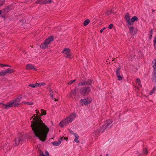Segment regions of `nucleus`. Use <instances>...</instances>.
<instances>
[{
    "instance_id": "f257e3e1",
    "label": "nucleus",
    "mask_w": 156,
    "mask_h": 156,
    "mask_svg": "<svg viewBox=\"0 0 156 156\" xmlns=\"http://www.w3.org/2000/svg\"><path fill=\"white\" fill-rule=\"evenodd\" d=\"M40 115L37 116L35 120L31 121L30 126L35 136L37 137L42 142L45 141L47 139L49 128L41 120Z\"/></svg>"
},
{
    "instance_id": "f03ea898",
    "label": "nucleus",
    "mask_w": 156,
    "mask_h": 156,
    "mask_svg": "<svg viewBox=\"0 0 156 156\" xmlns=\"http://www.w3.org/2000/svg\"><path fill=\"white\" fill-rule=\"evenodd\" d=\"M90 88L89 87H81L80 89V94L83 96H87L88 95L90 92Z\"/></svg>"
},
{
    "instance_id": "7ed1b4c3",
    "label": "nucleus",
    "mask_w": 156,
    "mask_h": 156,
    "mask_svg": "<svg viewBox=\"0 0 156 156\" xmlns=\"http://www.w3.org/2000/svg\"><path fill=\"white\" fill-rule=\"evenodd\" d=\"M24 139L23 135L22 134L18 135L14 140L15 145L18 146L20 144H22Z\"/></svg>"
},
{
    "instance_id": "20e7f679",
    "label": "nucleus",
    "mask_w": 156,
    "mask_h": 156,
    "mask_svg": "<svg viewBox=\"0 0 156 156\" xmlns=\"http://www.w3.org/2000/svg\"><path fill=\"white\" fill-rule=\"evenodd\" d=\"M92 83V80L88 79L87 81L84 80H82V81L80 82L77 84L78 86H80L91 85Z\"/></svg>"
},
{
    "instance_id": "39448f33",
    "label": "nucleus",
    "mask_w": 156,
    "mask_h": 156,
    "mask_svg": "<svg viewBox=\"0 0 156 156\" xmlns=\"http://www.w3.org/2000/svg\"><path fill=\"white\" fill-rule=\"evenodd\" d=\"M70 50L68 48H65L64 50L62 51L63 53H65L66 55L65 57L66 58H71V55L70 53Z\"/></svg>"
},
{
    "instance_id": "423d86ee",
    "label": "nucleus",
    "mask_w": 156,
    "mask_h": 156,
    "mask_svg": "<svg viewBox=\"0 0 156 156\" xmlns=\"http://www.w3.org/2000/svg\"><path fill=\"white\" fill-rule=\"evenodd\" d=\"M76 114L75 113H72L66 119L69 123L72 122L73 119L76 117Z\"/></svg>"
},
{
    "instance_id": "0eeeda50",
    "label": "nucleus",
    "mask_w": 156,
    "mask_h": 156,
    "mask_svg": "<svg viewBox=\"0 0 156 156\" xmlns=\"http://www.w3.org/2000/svg\"><path fill=\"white\" fill-rule=\"evenodd\" d=\"M90 99L91 101H87V98L81 99L80 101V103L82 105H83V103L85 105H88L91 102V101H92L91 98H90Z\"/></svg>"
},
{
    "instance_id": "6e6552de",
    "label": "nucleus",
    "mask_w": 156,
    "mask_h": 156,
    "mask_svg": "<svg viewBox=\"0 0 156 156\" xmlns=\"http://www.w3.org/2000/svg\"><path fill=\"white\" fill-rule=\"evenodd\" d=\"M125 20L126 22L129 25H132V23L131 22L130 17L129 13L127 12L124 17Z\"/></svg>"
},
{
    "instance_id": "1a4fd4ad",
    "label": "nucleus",
    "mask_w": 156,
    "mask_h": 156,
    "mask_svg": "<svg viewBox=\"0 0 156 156\" xmlns=\"http://www.w3.org/2000/svg\"><path fill=\"white\" fill-rule=\"evenodd\" d=\"M112 122V121L111 120H107L106 121H105L104 125L105 126H106L107 128H110L112 126L111 124Z\"/></svg>"
},
{
    "instance_id": "9d476101",
    "label": "nucleus",
    "mask_w": 156,
    "mask_h": 156,
    "mask_svg": "<svg viewBox=\"0 0 156 156\" xmlns=\"http://www.w3.org/2000/svg\"><path fill=\"white\" fill-rule=\"evenodd\" d=\"M13 102H9L6 104H3V106H4V108L5 109H8L9 108L13 107Z\"/></svg>"
},
{
    "instance_id": "9b49d317",
    "label": "nucleus",
    "mask_w": 156,
    "mask_h": 156,
    "mask_svg": "<svg viewBox=\"0 0 156 156\" xmlns=\"http://www.w3.org/2000/svg\"><path fill=\"white\" fill-rule=\"evenodd\" d=\"M69 122H68L66 119L62 120L61 122H60L59 123V125L61 127H63L64 125L66 126L68 124Z\"/></svg>"
},
{
    "instance_id": "f8f14e48",
    "label": "nucleus",
    "mask_w": 156,
    "mask_h": 156,
    "mask_svg": "<svg viewBox=\"0 0 156 156\" xmlns=\"http://www.w3.org/2000/svg\"><path fill=\"white\" fill-rule=\"evenodd\" d=\"M53 40L54 37L53 36H50L48 37V38L46 39L44 41V42H45L48 45Z\"/></svg>"
},
{
    "instance_id": "ddd939ff",
    "label": "nucleus",
    "mask_w": 156,
    "mask_h": 156,
    "mask_svg": "<svg viewBox=\"0 0 156 156\" xmlns=\"http://www.w3.org/2000/svg\"><path fill=\"white\" fill-rule=\"evenodd\" d=\"M23 95L20 94L17 96L16 98H15L13 100L15 102H20L22 99Z\"/></svg>"
},
{
    "instance_id": "4468645a",
    "label": "nucleus",
    "mask_w": 156,
    "mask_h": 156,
    "mask_svg": "<svg viewBox=\"0 0 156 156\" xmlns=\"http://www.w3.org/2000/svg\"><path fill=\"white\" fill-rule=\"evenodd\" d=\"M35 67L31 64H27L26 66V69H34L35 70H37L35 68Z\"/></svg>"
},
{
    "instance_id": "2eb2a0df",
    "label": "nucleus",
    "mask_w": 156,
    "mask_h": 156,
    "mask_svg": "<svg viewBox=\"0 0 156 156\" xmlns=\"http://www.w3.org/2000/svg\"><path fill=\"white\" fill-rule=\"evenodd\" d=\"M107 129L106 126H105L104 125H103L102 126H101L100 128H99L98 132L99 133L103 132L105 130Z\"/></svg>"
},
{
    "instance_id": "dca6fc26",
    "label": "nucleus",
    "mask_w": 156,
    "mask_h": 156,
    "mask_svg": "<svg viewBox=\"0 0 156 156\" xmlns=\"http://www.w3.org/2000/svg\"><path fill=\"white\" fill-rule=\"evenodd\" d=\"M138 20V18L136 16H134L132 17V18L131 19V22L132 23V25H130L133 26V22L135 21H137Z\"/></svg>"
},
{
    "instance_id": "f3484780",
    "label": "nucleus",
    "mask_w": 156,
    "mask_h": 156,
    "mask_svg": "<svg viewBox=\"0 0 156 156\" xmlns=\"http://www.w3.org/2000/svg\"><path fill=\"white\" fill-rule=\"evenodd\" d=\"M73 135L75 136L74 141L77 143H79V141L78 140L79 138V136L76 133H74Z\"/></svg>"
},
{
    "instance_id": "a211bd4d",
    "label": "nucleus",
    "mask_w": 156,
    "mask_h": 156,
    "mask_svg": "<svg viewBox=\"0 0 156 156\" xmlns=\"http://www.w3.org/2000/svg\"><path fill=\"white\" fill-rule=\"evenodd\" d=\"M48 45L45 42H44L41 44L40 47L42 49H44L48 47Z\"/></svg>"
},
{
    "instance_id": "6ab92c4d",
    "label": "nucleus",
    "mask_w": 156,
    "mask_h": 156,
    "mask_svg": "<svg viewBox=\"0 0 156 156\" xmlns=\"http://www.w3.org/2000/svg\"><path fill=\"white\" fill-rule=\"evenodd\" d=\"M5 70L6 74V75H8V74H11L14 72V70L12 69L8 68V69Z\"/></svg>"
},
{
    "instance_id": "aec40b11",
    "label": "nucleus",
    "mask_w": 156,
    "mask_h": 156,
    "mask_svg": "<svg viewBox=\"0 0 156 156\" xmlns=\"http://www.w3.org/2000/svg\"><path fill=\"white\" fill-rule=\"evenodd\" d=\"M61 142L60 140H58V141H54L53 142H51V144L54 146H58L60 144Z\"/></svg>"
},
{
    "instance_id": "412c9836",
    "label": "nucleus",
    "mask_w": 156,
    "mask_h": 156,
    "mask_svg": "<svg viewBox=\"0 0 156 156\" xmlns=\"http://www.w3.org/2000/svg\"><path fill=\"white\" fill-rule=\"evenodd\" d=\"M45 155L43 152H42L41 153L39 154V156H49L48 152L47 151H46L45 152Z\"/></svg>"
},
{
    "instance_id": "4be33fe9",
    "label": "nucleus",
    "mask_w": 156,
    "mask_h": 156,
    "mask_svg": "<svg viewBox=\"0 0 156 156\" xmlns=\"http://www.w3.org/2000/svg\"><path fill=\"white\" fill-rule=\"evenodd\" d=\"M129 31V32L131 34H133L134 32V27H130L129 26H128Z\"/></svg>"
},
{
    "instance_id": "5701e85b",
    "label": "nucleus",
    "mask_w": 156,
    "mask_h": 156,
    "mask_svg": "<svg viewBox=\"0 0 156 156\" xmlns=\"http://www.w3.org/2000/svg\"><path fill=\"white\" fill-rule=\"evenodd\" d=\"M44 0H38L35 2V3L37 4H44Z\"/></svg>"
},
{
    "instance_id": "b1692460",
    "label": "nucleus",
    "mask_w": 156,
    "mask_h": 156,
    "mask_svg": "<svg viewBox=\"0 0 156 156\" xmlns=\"http://www.w3.org/2000/svg\"><path fill=\"white\" fill-rule=\"evenodd\" d=\"M3 10L5 12H8L10 10H11V9H10V7L9 6H6Z\"/></svg>"
},
{
    "instance_id": "393cba45",
    "label": "nucleus",
    "mask_w": 156,
    "mask_h": 156,
    "mask_svg": "<svg viewBox=\"0 0 156 156\" xmlns=\"http://www.w3.org/2000/svg\"><path fill=\"white\" fill-rule=\"evenodd\" d=\"M121 69L120 67H118L116 69L115 73L116 76L120 75V70Z\"/></svg>"
},
{
    "instance_id": "a878e982",
    "label": "nucleus",
    "mask_w": 156,
    "mask_h": 156,
    "mask_svg": "<svg viewBox=\"0 0 156 156\" xmlns=\"http://www.w3.org/2000/svg\"><path fill=\"white\" fill-rule=\"evenodd\" d=\"M90 21L89 19L86 20L83 23V25L84 26H86L88 24L90 23Z\"/></svg>"
},
{
    "instance_id": "bb28decb",
    "label": "nucleus",
    "mask_w": 156,
    "mask_h": 156,
    "mask_svg": "<svg viewBox=\"0 0 156 156\" xmlns=\"http://www.w3.org/2000/svg\"><path fill=\"white\" fill-rule=\"evenodd\" d=\"M22 103H24V104L27 105H33L34 104V103L33 102H27V101H23Z\"/></svg>"
},
{
    "instance_id": "cd10ccee",
    "label": "nucleus",
    "mask_w": 156,
    "mask_h": 156,
    "mask_svg": "<svg viewBox=\"0 0 156 156\" xmlns=\"http://www.w3.org/2000/svg\"><path fill=\"white\" fill-rule=\"evenodd\" d=\"M6 75L5 70H4L1 72H0V76H4Z\"/></svg>"
},
{
    "instance_id": "c85d7f7f",
    "label": "nucleus",
    "mask_w": 156,
    "mask_h": 156,
    "mask_svg": "<svg viewBox=\"0 0 156 156\" xmlns=\"http://www.w3.org/2000/svg\"><path fill=\"white\" fill-rule=\"evenodd\" d=\"M12 102H13V104L12 105L13 107L14 106L15 107H18V106L20 105V103L19 102H15L13 101Z\"/></svg>"
},
{
    "instance_id": "c756f323",
    "label": "nucleus",
    "mask_w": 156,
    "mask_h": 156,
    "mask_svg": "<svg viewBox=\"0 0 156 156\" xmlns=\"http://www.w3.org/2000/svg\"><path fill=\"white\" fill-rule=\"evenodd\" d=\"M44 4H50L52 2V0H44Z\"/></svg>"
},
{
    "instance_id": "7c9ffc66",
    "label": "nucleus",
    "mask_w": 156,
    "mask_h": 156,
    "mask_svg": "<svg viewBox=\"0 0 156 156\" xmlns=\"http://www.w3.org/2000/svg\"><path fill=\"white\" fill-rule=\"evenodd\" d=\"M113 12H112V9H110L109 11H108L107 12L105 13L106 14H107V15L108 16L112 14V13Z\"/></svg>"
},
{
    "instance_id": "2f4dec72",
    "label": "nucleus",
    "mask_w": 156,
    "mask_h": 156,
    "mask_svg": "<svg viewBox=\"0 0 156 156\" xmlns=\"http://www.w3.org/2000/svg\"><path fill=\"white\" fill-rule=\"evenodd\" d=\"M41 110H42L41 112V113L40 114V115L41 116H42L43 115H45L46 114V111L45 110H43V109H41Z\"/></svg>"
},
{
    "instance_id": "473e14b6",
    "label": "nucleus",
    "mask_w": 156,
    "mask_h": 156,
    "mask_svg": "<svg viewBox=\"0 0 156 156\" xmlns=\"http://www.w3.org/2000/svg\"><path fill=\"white\" fill-rule=\"evenodd\" d=\"M71 93L73 95L75 96L76 95V89H74L73 90H72Z\"/></svg>"
},
{
    "instance_id": "72a5a7b5",
    "label": "nucleus",
    "mask_w": 156,
    "mask_h": 156,
    "mask_svg": "<svg viewBox=\"0 0 156 156\" xmlns=\"http://www.w3.org/2000/svg\"><path fill=\"white\" fill-rule=\"evenodd\" d=\"M156 88L155 87H154L152 89V90L150 92L149 94L151 95L153 94L155 91Z\"/></svg>"
},
{
    "instance_id": "f704fd0d",
    "label": "nucleus",
    "mask_w": 156,
    "mask_h": 156,
    "mask_svg": "<svg viewBox=\"0 0 156 156\" xmlns=\"http://www.w3.org/2000/svg\"><path fill=\"white\" fill-rule=\"evenodd\" d=\"M143 152L144 154L145 155L147 154L148 153V151L147 149L146 148L143 149Z\"/></svg>"
},
{
    "instance_id": "c9c22d12",
    "label": "nucleus",
    "mask_w": 156,
    "mask_h": 156,
    "mask_svg": "<svg viewBox=\"0 0 156 156\" xmlns=\"http://www.w3.org/2000/svg\"><path fill=\"white\" fill-rule=\"evenodd\" d=\"M38 86H44L46 85V83H45L41 82L38 83Z\"/></svg>"
},
{
    "instance_id": "e433bc0d",
    "label": "nucleus",
    "mask_w": 156,
    "mask_h": 156,
    "mask_svg": "<svg viewBox=\"0 0 156 156\" xmlns=\"http://www.w3.org/2000/svg\"><path fill=\"white\" fill-rule=\"evenodd\" d=\"M118 78V80H122V77L120 75L116 76Z\"/></svg>"
},
{
    "instance_id": "4c0bfd02",
    "label": "nucleus",
    "mask_w": 156,
    "mask_h": 156,
    "mask_svg": "<svg viewBox=\"0 0 156 156\" xmlns=\"http://www.w3.org/2000/svg\"><path fill=\"white\" fill-rule=\"evenodd\" d=\"M75 81H76V80H70V81H69V82L68 83V85L71 84Z\"/></svg>"
},
{
    "instance_id": "58836bf2",
    "label": "nucleus",
    "mask_w": 156,
    "mask_h": 156,
    "mask_svg": "<svg viewBox=\"0 0 156 156\" xmlns=\"http://www.w3.org/2000/svg\"><path fill=\"white\" fill-rule=\"evenodd\" d=\"M49 91H50V92H49L50 95L51 96V95H53V93L54 92H53V91H52V90L51 89H50L49 90Z\"/></svg>"
},
{
    "instance_id": "ea45409f",
    "label": "nucleus",
    "mask_w": 156,
    "mask_h": 156,
    "mask_svg": "<svg viewBox=\"0 0 156 156\" xmlns=\"http://www.w3.org/2000/svg\"><path fill=\"white\" fill-rule=\"evenodd\" d=\"M136 83H138L140 82L141 81L139 78H137L136 81Z\"/></svg>"
},
{
    "instance_id": "a19ab883",
    "label": "nucleus",
    "mask_w": 156,
    "mask_h": 156,
    "mask_svg": "<svg viewBox=\"0 0 156 156\" xmlns=\"http://www.w3.org/2000/svg\"><path fill=\"white\" fill-rule=\"evenodd\" d=\"M28 86L31 87L32 88H34V84H30L28 85Z\"/></svg>"
},
{
    "instance_id": "79ce46f5",
    "label": "nucleus",
    "mask_w": 156,
    "mask_h": 156,
    "mask_svg": "<svg viewBox=\"0 0 156 156\" xmlns=\"http://www.w3.org/2000/svg\"><path fill=\"white\" fill-rule=\"evenodd\" d=\"M34 88L35 87H38V83H34Z\"/></svg>"
},
{
    "instance_id": "37998d69",
    "label": "nucleus",
    "mask_w": 156,
    "mask_h": 156,
    "mask_svg": "<svg viewBox=\"0 0 156 156\" xmlns=\"http://www.w3.org/2000/svg\"><path fill=\"white\" fill-rule=\"evenodd\" d=\"M113 26V25L112 24H111L109 25V27H108V28L110 29H112V27Z\"/></svg>"
},
{
    "instance_id": "c03bdc74",
    "label": "nucleus",
    "mask_w": 156,
    "mask_h": 156,
    "mask_svg": "<svg viewBox=\"0 0 156 156\" xmlns=\"http://www.w3.org/2000/svg\"><path fill=\"white\" fill-rule=\"evenodd\" d=\"M153 30H151L150 31H149V32H150V34H149V35H152V34H153Z\"/></svg>"
},
{
    "instance_id": "a18cd8bd",
    "label": "nucleus",
    "mask_w": 156,
    "mask_h": 156,
    "mask_svg": "<svg viewBox=\"0 0 156 156\" xmlns=\"http://www.w3.org/2000/svg\"><path fill=\"white\" fill-rule=\"evenodd\" d=\"M50 96H51V98L52 99H54L55 101H57V99H56L55 98H54L53 95H51Z\"/></svg>"
},
{
    "instance_id": "49530a36",
    "label": "nucleus",
    "mask_w": 156,
    "mask_h": 156,
    "mask_svg": "<svg viewBox=\"0 0 156 156\" xmlns=\"http://www.w3.org/2000/svg\"><path fill=\"white\" fill-rule=\"evenodd\" d=\"M36 116H36L35 114H34L33 115L32 117H34L33 119V120H36V119L35 118H36Z\"/></svg>"
},
{
    "instance_id": "de8ad7c7",
    "label": "nucleus",
    "mask_w": 156,
    "mask_h": 156,
    "mask_svg": "<svg viewBox=\"0 0 156 156\" xmlns=\"http://www.w3.org/2000/svg\"><path fill=\"white\" fill-rule=\"evenodd\" d=\"M0 1L2 3L0 4V5L1 6L2 5L3 3H4L5 0H0Z\"/></svg>"
},
{
    "instance_id": "09e8293b",
    "label": "nucleus",
    "mask_w": 156,
    "mask_h": 156,
    "mask_svg": "<svg viewBox=\"0 0 156 156\" xmlns=\"http://www.w3.org/2000/svg\"><path fill=\"white\" fill-rule=\"evenodd\" d=\"M136 84H137L140 87H141V86H142L141 84V82L138 83H136Z\"/></svg>"
},
{
    "instance_id": "8fccbe9b",
    "label": "nucleus",
    "mask_w": 156,
    "mask_h": 156,
    "mask_svg": "<svg viewBox=\"0 0 156 156\" xmlns=\"http://www.w3.org/2000/svg\"><path fill=\"white\" fill-rule=\"evenodd\" d=\"M69 132L71 134H73L74 133H73V131L72 130H71L70 129H69Z\"/></svg>"
},
{
    "instance_id": "3c124183",
    "label": "nucleus",
    "mask_w": 156,
    "mask_h": 156,
    "mask_svg": "<svg viewBox=\"0 0 156 156\" xmlns=\"http://www.w3.org/2000/svg\"><path fill=\"white\" fill-rule=\"evenodd\" d=\"M4 64L0 63V66L1 67H4Z\"/></svg>"
},
{
    "instance_id": "603ef678",
    "label": "nucleus",
    "mask_w": 156,
    "mask_h": 156,
    "mask_svg": "<svg viewBox=\"0 0 156 156\" xmlns=\"http://www.w3.org/2000/svg\"><path fill=\"white\" fill-rule=\"evenodd\" d=\"M64 138H65V137L64 136H63V137H60V140H63L64 139Z\"/></svg>"
},
{
    "instance_id": "864d4df0",
    "label": "nucleus",
    "mask_w": 156,
    "mask_h": 156,
    "mask_svg": "<svg viewBox=\"0 0 156 156\" xmlns=\"http://www.w3.org/2000/svg\"><path fill=\"white\" fill-rule=\"evenodd\" d=\"M4 67L5 66H8V67H11V66H9V65H6V64H4Z\"/></svg>"
},
{
    "instance_id": "5fc2aeb1",
    "label": "nucleus",
    "mask_w": 156,
    "mask_h": 156,
    "mask_svg": "<svg viewBox=\"0 0 156 156\" xmlns=\"http://www.w3.org/2000/svg\"><path fill=\"white\" fill-rule=\"evenodd\" d=\"M149 40H150L151 39V38H152V35H149Z\"/></svg>"
},
{
    "instance_id": "6e6d98bb",
    "label": "nucleus",
    "mask_w": 156,
    "mask_h": 156,
    "mask_svg": "<svg viewBox=\"0 0 156 156\" xmlns=\"http://www.w3.org/2000/svg\"><path fill=\"white\" fill-rule=\"evenodd\" d=\"M72 94H71V93H70L69 95V97H72Z\"/></svg>"
},
{
    "instance_id": "4d7b16f0",
    "label": "nucleus",
    "mask_w": 156,
    "mask_h": 156,
    "mask_svg": "<svg viewBox=\"0 0 156 156\" xmlns=\"http://www.w3.org/2000/svg\"><path fill=\"white\" fill-rule=\"evenodd\" d=\"M103 31V30L102 29H101V30L100 31V33H101Z\"/></svg>"
},
{
    "instance_id": "13d9d810",
    "label": "nucleus",
    "mask_w": 156,
    "mask_h": 156,
    "mask_svg": "<svg viewBox=\"0 0 156 156\" xmlns=\"http://www.w3.org/2000/svg\"><path fill=\"white\" fill-rule=\"evenodd\" d=\"M64 139L66 140H67L68 138L66 137H65V138H64Z\"/></svg>"
},
{
    "instance_id": "bf43d9fd",
    "label": "nucleus",
    "mask_w": 156,
    "mask_h": 156,
    "mask_svg": "<svg viewBox=\"0 0 156 156\" xmlns=\"http://www.w3.org/2000/svg\"><path fill=\"white\" fill-rule=\"evenodd\" d=\"M137 32V30L136 31H134V34H135Z\"/></svg>"
},
{
    "instance_id": "052dcab7",
    "label": "nucleus",
    "mask_w": 156,
    "mask_h": 156,
    "mask_svg": "<svg viewBox=\"0 0 156 156\" xmlns=\"http://www.w3.org/2000/svg\"><path fill=\"white\" fill-rule=\"evenodd\" d=\"M2 16L4 18V20H5V16Z\"/></svg>"
},
{
    "instance_id": "680f3d73",
    "label": "nucleus",
    "mask_w": 156,
    "mask_h": 156,
    "mask_svg": "<svg viewBox=\"0 0 156 156\" xmlns=\"http://www.w3.org/2000/svg\"><path fill=\"white\" fill-rule=\"evenodd\" d=\"M3 104H4L2 103H0V105H2L3 106Z\"/></svg>"
},
{
    "instance_id": "e2e57ef3",
    "label": "nucleus",
    "mask_w": 156,
    "mask_h": 156,
    "mask_svg": "<svg viewBox=\"0 0 156 156\" xmlns=\"http://www.w3.org/2000/svg\"><path fill=\"white\" fill-rule=\"evenodd\" d=\"M2 10H0V14H1L2 13Z\"/></svg>"
},
{
    "instance_id": "0e129e2a",
    "label": "nucleus",
    "mask_w": 156,
    "mask_h": 156,
    "mask_svg": "<svg viewBox=\"0 0 156 156\" xmlns=\"http://www.w3.org/2000/svg\"><path fill=\"white\" fill-rule=\"evenodd\" d=\"M152 12H155V10H152Z\"/></svg>"
},
{
    "instance_id": "69168bd1",
    "label": "nucleus",
    "mask_w": 156,
    "mask_h": 156,
    "mask_svg": "<svg viewBox=\"0 0 156 156\" xmlns=\"http://www.w3.org/2000/svg\"><path fill=\"white\" fill-rule=\"evenodd\" d=\"M36 113L37 114H39L40 113L38 111L37 112H36Z\"/></svg>"
},
{
    "instance_id": "338daca9",
    "label": "nucleus",
    "mask_w": 156,
    "mask_h": 156,
    "mask_svg": "<svg viewBox=\"0 0 156 156\" xmlns=\"http://www.w3.org/2000/svg\"><path fill=\"white\" fill-rule=\"evenodd\" d=\"M105 27H104L102 29L104 30V29H105Z\"/></svg>"
},
{
    "instance_id": "774afa93",
    "label": "nucleus",
    "mask_w": 156,
    "mask_h": 156,
    "mask_svg": "<svg viewBox=\"0 0 156 156\" xmlns=\"http://www.w3.org/2000/svg\"><path fill=\"white\" fill-rule=\"evenodd\" d=\"M33 118V117L32 116L31 117V119H30V120L32 119Z\"/></svg>"
}]
</instances>
